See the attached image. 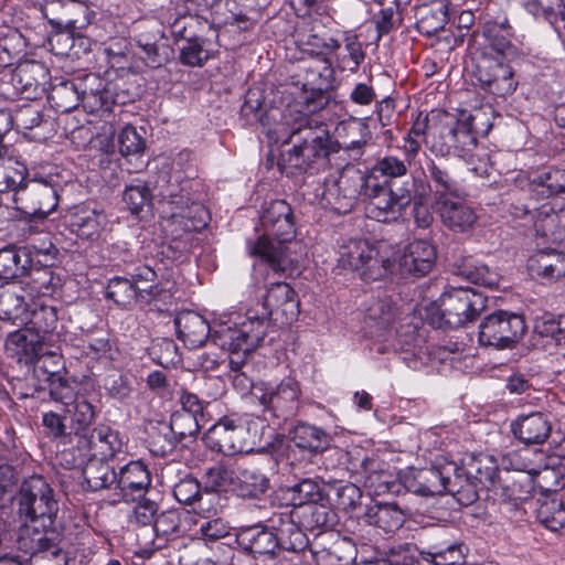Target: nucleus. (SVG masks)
I'll return each mask as SVG.
<instances>
[{"instance_id": "obj_1", "label": "nucleus", "mask_w": 565, "mask_h": 565, "mask_svg": "<svg viewBox=\"0 0 565 565\" xmlns=\"http://www.w3.org/2000/svg\"><path fill=\"white\" fill-rule=\"evenodd\" d=\"M19 550L31 556L47 553L57 557L62 533L55 525L58 502L54 490L42 476L25 479L18 493Z\"/></svg>"}, {"instance_id": "obj_2", "label": "nucleus", "mask_w": 565, "mask_h": 565, "mask_svg": "<svg viewBox=\"0 0 565 565\" xmlns=\"http://www.w3.org/2000/svg\"><path fill=\"white\" fill-rule=\"evenodd\" d=\"M267 234L260 236L250 254L265 259L275 271L292 274L306 254L305 246L294 239L296 230L291 206L284 200L270 202L262 214Z\"/></svg>"}, {"instance_id": "obj_3", "label": "nucleus", "mask_w": 565, "mask_h": 565, "mask_svg": "<svg viewBox=\"0 0 565 565\" xmlns=\"http://www.w3.org/2000/svg\"><path fill=\"white\" fill-rule=\"evenodd\" d=\"M282 145L290 146L281 151L278 162L280 171L287 175L326 166L334 151L327 125L307 114L289 124V134Z\"/></svg>"}, {"instance_id": "obj_4", "label": "nucleus", "mask_w": 565, "mask_h": 565, "mask_svg": "<svg viewBox=\"0 0 565 565\" xmlns=\"http://www.w3.org/2000/svg\"><path fill=\"white\" fill-rule=\"evenodd\" d=\"M294 42L299 52L323 64L318 75V83L310 95L305 97V110L316 113L329 103L326 90L332 86L334 71L331 56L341 47L342 41L332 35L321 20L310 19L297 23L292 33Z\"/></svg>"}, {"instance_id": "obj_5", "label": "nucleus", "mask_w": 565, "mask_h": 565, "mask_svg": "<svg viewBox=\"0 0 565 565\" xmlns=\"http://www.w3.org/2000/svg\"><path fill=\"white\" fill-rule=\"evenodd\" d=\"M264 427L262 419L248 415L224 416L209 429L207 441L225 456L249 452L260 444Z\"/></svg>"}, {"instance_id": "obj_6", "label": "nucleus", "mask_w": 565, "mask_h": 565, "mask_svg": "<svg viewBox=\"0 0 565 565\" xmlns=\"http://www.w3.org/2000/svg\"><path fill=\"white\" fill-rule=\"evenodd\" d=\"M487 308V298L470 288H452L428 308V318L437 328H459L473 321Z\"/></svg>"}, {"instance_id": "obj_7", "label": "nucleus", "mask_w": 565, "mask_h": 565, "mask_svg": "<svg viewBox=\"0 0 565 565\" xmlns=\"http://www.w3.org/2000/svg\"><path fill=\"white\" fill-rule=\"evenodd\" d=\"M338 266L359 273L363 280L375 281L391 273L395 263L382 256L367 239L351 238L340 246Z\"/></svg>"}, {"instance_id": "obj_8", "label": "nucleus", "mask_w": 565, "mask_h": 565, "mask_svg": "<svg viewBox=\"0 0 565 565\" xmlns=\"http://www.w3.org/2000/svg\"><path fill=\"white\" fill-rule=\"evenodd\" d=\"M477 145L468 119L460 120L455 115L444 113L431 128L430 150L437 156L455 153L466 159Z\"/></svg>"}, {"instance_id": "obj_9", "label": "nucleus", "mask_w": 565, "mask_h": 565, "mask_svg": "<svg viewBox=\"0 0 565 565\" xmlns=\"http://www.w3.org/2000/svg\"><path fill=\"white\" fill-rule=\"evenodd\" d=\"M367 175L353 167L329 175L322 185L320 204L335 213H349L363 195Z\"/></svg>"}, {"instance_id": "obj_10", "label": "nucleus", "mask_w": 565, "mask_h": 565, "mask_svg": "<svg viewBox=\"0 0 565 565\" xmlns=\"http://www.w3.org/2000/svg\"><path fill=\"white\" fill-rule=\"evenodd\" d=\"M268 323L264 318L248 317L239 324H214L212 342L228 353L249 354L264 340Z\"/></svg>"}, {"instance_id": "obj_11", "label": "nucleus", "mask_w": 565, "mask_h": 565, "mask_svg": "<svg viewBox=\"0 0 565 565\" xmlns=\"http://www.w3.org/2000/svg\"><path fill=\"white\" fill-rule=\"evenodd\" d=\"M363 196L366 200V216L383 223L398 220L411 202L408 191L394 192L387 181H381L374 175H367Z\"/></svg>"}, {"instance_id": "obj_12", "label": "nucleus", "mask_w": 565, "mask_h": 565, "mask_svg": "<svg viewBox=\"0 0 565 565\" xmlns=\"http://www.w3.org/2000/svg\"><path fill=\"white\" fill-rule=\"evenodd\" d=\"M525 331L523 316L498 310L484 317L479 324L478 341L482 347L512 349L521 341Z\"/></svg>"}, {"instance_id": "obj_13", "label": "nucleus", "mask_w": 565, "mask_h": 565, "mask_svg": "<svg viewBox=\"0 0 565 565\" xmlns=\"http://www.w3.org/2000/svg\"><path fill=\"white\" fill-rule=\"evenodd\" d=\"M254 394L265 411L276 418L287 420L294 417L299 408L301 386L295 377L287 376L275 386H256Z\"/></svg>"}, {"instance_id": "obj_14", "label": "nucleus", "mask_w": 565, "mask_h": 565, "mask_svg": "<svg viewBox=\"0 0 565 565\" xmlns=\"http://www.w3.org/2000/svg\"><path fill=\"white\" fill-rule=\"evenodd\" d=\"M76 450L72 466H82L90 458L109 459L121 451L122 441L118 431L107 425H98L88 433L75 431Z\"/></svg>"}, {"instance_id": "obj_15", "label": "nucleus", "mask_w": 565, "mask_h": 565, "mask_svg": "<svg viewBox=\"0 0 565 565\" xmlns=\"http://www.w3.org/2000/svg\"><path fill=\"white\" fill-rule=\"evenodd\" d=\"M475 64L473 76L481 87L489 93L505 97L511 95L518 86L512 67L503 57L472 56Z\"/></svg>"}, {"instance_id": "obj_16", "label": "nucleus", "mask_w": 565, "mask_h": 565, "mask_svg": "<svg viewBox=\"0 0 565 565\" xmlns=\"http://www.w3.org/2000/svg\"><path fill=\"white\" fill-rule=\"evenodd\" d=\"M42 14L52 26L63 29L72 35H81L92 22L94 13L81 2L46 0L41 6Z\"/></svg>"}, {"instance_id": "obj_17", "label": "nucleus", "mask_w": 565, "mask_h": 565, "mask_svg": "<svg viewBox=\"0 0 565 565\" xmlns=\"http://www.w3.org/2000/svg\"><path fill=\"white\" fill-rule=\"evenodd\" d=\"M456 471V465L449 462L441 468L428 467L412 469L402 477V483L408 492L423 497L443 494L446 491L447 482L450 481V473Z\"/></svg>"}, {"instance_id": "obj_18", "label": "nucleus", "mask_w": 565, "mask_h": 565, "mask_svg": "<svg viewBox=\"0 0 565 565\" xmlns=\"http://www.w3.org/2000/svg\"><path fill=\"white\" fill-rule=\"evenodd\" d=\"M44 340L28 327L17 330L10 333L6 340L7 353L17 359L19 363L32 364L36 362V365H42V361L45 360L47 364L49 360L56 359L55 354L43 355Z\"/></svg>"}, {"instance_id": "obj_19", "label": "nucleus", "mask_w": 565, "mask_h": 565, "mask_svg": "<svg viewBox=\"0 0 565 565\" xmlns=\"http://www.w3.org/2000/svg\"><path fill=\"white\" fill-rule=\"evenodd\" d=\"M158 437L152 436L153 446L160 445V449L154 450L162 455L173 449L175 441H181L186 437H193L199 433V418L186 412L175 411L170 418L169 424H159Z\"/></svg>"}, {"instance_id": "obj_20", "label": "nucleus", "mask_w": 565, "mask_h": 565, "mask_svg": "<svg viewBox=\"0 0 565 565\" xmlns=\"http://www.w3.org/2000/svg\"><path fill=\"white\" fill-rule=\"evenodd\" d=\"M268 316L280 318L282 323H291L299 313V300L294 289L286 282L271 284L264 298Z\"/></svg>"}, {"instance_id": "obj_21", "label": "nucleus", "mask_w": 565, "mask_h": 565, "mask_svg": "<svg viewBox=\"0 0 565 565\" xmlns=\"http://www.w3.org/2000/svg\"><path fill=\"white\" fill-rule=\"evenodd\" d=\"M436 257V248L429 241L415 239L405 246L398 265L403 273L422 277L431 270Z\"/></svg>"}, {"instance_id": "obj_22", "label": "nucleus", "mask_w": 565, "mask_h": 565, "mask_svg": "<svg viewBox=\"0 0 565 565\" xmlns=\"http://www.w3.org/2000/svg\"><path fill=\"white\" fill-rule=\"evenodd\" d=\"M511 431L524 445H543L551 436L552 424L546 414L532 412L513 420Z\"/></svg>"}, {"instance_id": "obj_23", "label": "nucleus", "mask_w": 565, "mask_h": 565, "mask_svg": "<svg viewBox=\"0 0 565 565\" xmlns=\"http://www.w3.org/2000/svg\"><path fill=\"white\" fill-rule=\"evenodd\" d=\"M483 41L472 49V56L484 55V57H503L512 51L510 41L511 30L508 21H488L482 32Z\"/></svg>"}, {"instance_id": "obj_24", "label": "nucleus", "mask_w": 565, "mask_h": 565, "mask_svg": "<svg viewBox=\"0 0 565 565\" xmlns=\"http://www.w3.org/2000/svg\"><path fill=\"white\" fill-rule=\"evenodd\" d=\"M26 288L22 284H8L0 287V319L24 323L31 303Z\"/></svg>"}, {"instance_id": "obj_25", "label": "nucleus", "mask_w": 565, "mask_h": 565, "mask_svg": "<svg viewBox=\"0 0 565 565\" xmlns=\"http://www.w3.org/2000/svg\"><path fill=\"white\" fill-rule=\"evenodd\" d=\"M171 205V218L173 223H179L184 228V236L188 241L193 231L201 230L207 224V211L198 202H190L183 196L173 198L169 203Z\"/></svg>"}, {"instance_id": "obj_26", "label": "nucleus", "mask_w": 565, "mask_h": 565, "mask_svg": "<svg viewBox=\"0 0 565 565\" xmlns=\"http://www.w3.org/2000/svg\"><path fill=\"white\" fill-rule=\"evenodd\" d=\"M178 338L190 349H196L205 343L209 337L212 338L213 327L194 311L180 312L175 319Z\"/></svg>"}, {"instance_id": "obj_27", "label": "nucleus", "mask_w": 565, "mask_h": 565, "mask_svg": "<svg viewBox=\"0 0 565 565\" xmlns=\"http://www.w3.org/2000/svg\"><path fill=\"white\" fill-rule=\"evenodd\" d=\"M151 478L147 467L140 461H130L117 473L116 488L119 492V500H135L136 494L147 490Z\"/></svg>"}, {"instance_id": "obj_28", "label": "nucleus", "mask_w": 565, "mask_h": 565, "mask_svg": "<svg viewBox=\"0 0 565 565\" xmlns=\"http://www.w3.org/2000/svg\"><path fill=\"white\" fill-rule=\"evenodd\" d=\"M236 540L244 551L253 554L255 557L274 555L278 548L275 532L262 524L241 529L236 535Z\"/></svg>"}, {"instance_id": "obj_29", "label": "nucleus", "mask_w": 565, "mask_h": 565, "mask_svg": "<svg viewBox=\"0 0 565 565\" xmlns=\"http://www.w3.org/2000/svg\"><path fill=\"white\" fill-rule=\"evenodd\" d=\"M361 520L385 533L398 530L406 520V512L395 502H376L369 505Z\"/></svg>"}, {"instance_id": "obj_30", "label": "nucleus", "mask_w": 565, "mask_h": 565, "mask_svg": "<svg viewBox=\"0 0 565 565\" xmlns=\"http://www.w3.org/2000/svg\"><path fill=\"white\" fill-rule=\"evenodd\" d=\"M443 224L456 233L471 230L477 221L476 212L458 198H450L436 204Z\"/></svg>"}, {"instance_id": "obj_31", "label": "nucleus", "mask_w": 565, "mask_h": 565, "mask_svg": "<svg viewBox=\"0 0 565 565\" xmlns=\"http://www.w3.org/2000/svg\"><path fill=\"white\" fill-rule=\"evenodd\" d=\"M135 42L141 50L139 56L147 66L158 68L169 61L171 47L159 30L153 33H140L136 36Z\"/></svg>"}, {"instance_id": "obj_32", "label": "nucleus", "mask_w": 565, "mask_h": 565, "mask_svg": "<svg viewBox=\"0 0 565 565\" xmlns=\"http://www.w3.org/2000/svg\"><path fill=\"white\" fill-rule=\"evenodd\" d=\"M530 268L541 278L559 279L565 276V254L555 248L539 249L531 257Z\"/></svg>"}, {"instance_id": "obj_33", "label": "nucleus", "mask_w": 565, "mask_h": 565, "mask_svg": "<svg viewBox=\"0 0 565 565\" xmlns=\"http://www.w3.org/2000/svg\"><path fill=\"white\" fill-rule=\"evenodd\" d=\"M82 103L86 111L97 114L111 110L114 99L111 93L104 87L100 77L89 74L84 78Z\"/></svg>"}, {"instance_id": "obj_34", "label": "nucleus", "mask_w": 565, "mask_h": 565, "mask_svg": "<svg viewBox=\"0 0 565 565\" xmlns=\"http://www.w3.org/2000/svg\"><path fill=\"white\" fill-rule=\"evenodd\" d=\"M84 78L76 81H61L54 84L47 95L51 106L60 113L75 109L82 102Z\"/></svg>"}, {"instance_id": "obj_35", "label": "nucleus", "mask_w": 565, "mask_h": 565, "mask_svg": "<svg viewBox=\"0 0 565 565\" xmlns=\"http://www.w3.org/2000/svg\"><path fill=\"white\" fill-rule=\"evenodd\" d=\"M34 375L43 383L42 390H47L52 399L61 402L66 406L75 398L74 391L68 383L62 379L57 369L49 370L45 360L42 365H35Z\"/></svg>"}, {"instance_id": "obj_36", "label": "nucleus", "mask_w": 565, "mask_h": 565, "mask_svg": "<svg viewBox=\"0 0 565 565\" xmlns=\"http://www.w3.org/2000/svg\"><path fill=\"white\" fill-rule=\"evenodd\" d=\"M364 324L371 335L385 330L394 319L392 301L387 298L371 297L364 305Z\"/></svg>"}, {"instance_id": "obj_37", "label": "nucleus", "mask_w": 565, "mask_h": 565, "mask_svg": "<svg viewBox=\"0 0 565 565\" xmlns=\"http://www.w3.org/2000/svg\"><path fill=\"white\" fill-rule=\"evenodd\" d=\"M565 221V212L556 211L552 203L546 202L536 210L534 230L537 238L555 242L561 238V226Z\"/></svg>"}, {"instance_id": "obj_38", "label": "nucleus", "mask_w": 565, "mask_h": 565, "mask_svg": "<svg viewBox=\"0 0 565 565\" xmlns=\"http://www.w3.org/2000/svg\"><path fill=\"white\" fill-rule=\"evenodd\" d=\"M232 489L242 498H258L269 488V479L256 468L238 469Z\"/></svg>"}, {"instance_id": "obj_39", "label": "nucleus", "mask_w": 565, "mask_h": 565, "mask_svg": "<svg viewBox=\"0 0 565 565\" xmlns=\"http://www.w3.org/2000/svg\"><path fill=\"white\" fill-rule=\"evenodd\" d=\"M83 476L92 491L110 488L117 481V473L114 467L109 465L107 459L100 458L88 457L85 460Z\"/></svg>"}, {"instance_id": "obj_40", "label": "nucleus", "mask_w": 565, "mask_h": 565, "mask_svg": "<svg viewBox=\"0 0 565 565\" xmlns=\"http://www.w3.org/2000/svg\"><path fill=\"white\" fill-rule=\"evenodd\" d=\"M107 223L103 211L82 209L71 216V228L81 238L95 239Z\"/></svg>"}, {"instance_id": "obj_41", "label": "nucleus", "mask_w": 565, "mask_h": 565, "mask_svg": "<svg viewBox=\"0 0 565 565\" xmlns=\"http://www.w3.org/2000/svg\"><path fill=\"white\" fill-rule=\"evenodd\" d=\"M292 441L301 450L319 454L330 446L331 437L323 429L302 423L295 427Z\"/></svg>"}, {"instance_id": "obj_42", "label": "nucleus", "mask_w": 565, "mask_h": 565, "mask_svg": "<svg viewBox=\"0 0 565 565\" xmlns=\"http://www.w3.org/2000/svg\"><path fill=\"white\" fill-rule=\"evenodd\" d=\"M427 171L434 189L436 204L450 198H459V184L446 168L438 166L429 158L427 161Z\"/></svg>"}, {"instance_id": "obj_43", "label": "nucleus", "mask_w": 565, "mask_h": 565, "mask_svg": "<svg viewBox=\"0 0 565 565\" xmlns=\"http://www.w3.org/2000/svg\"><path fill=\"white\" fill-rule=\"evenodd\" d=\"M31 257L25 248L13 246L0 249V279H13L31 268Z\"/></svg>"}, {"instance_id": "obj_44", "label": "nucleus", "mask_w": 565, "mask_h": 565, "mask_svg": "<svg viewBox=\"0 0 565 565\" xmlns=\"http://www.w3.org/2000/svg\"><path fill=\"white\" fill-rule=\"evenodd\" d=\"M28 173L23 162L12 157H2V147H0V192L22 189Z\"/></svg>"}, {"instance_id": "obj_45", "label": "nucleus", "mask_w": 565, "mask_h": 565, "mask_svg": "<svg viewBox=\"0 0 565 565\" xmlns=\"http://www.w3.org/2000/svg\"><path fill=\"white\" fill-rule=\"evenodd\" d=\"M33 202L32 213L44 218L58 204V194L54 185L46 181H34L28 193Z\"/></svg>"}, {"instance_id": "obj_46", "label": "nucleus", "mask_w": 565, "mask_h": 565, "mask_svg": "<svg viewBox=\"0 0 565 565\" xmlns=\"http://www.w3.org/2000/svg\"><path fill=\"white\" fill-rule=\"evenodd\" d=\"M364 473L365 486L373 489L376 494L393 492L396 486L391 473L380 469V462L371 457H365L360 463Z\"/></svg>"}, {"instance_id": "obj_47", "label": "nucleus", "mask_w": 565, "mask_h": 565, "mask_svg": "<svg viewBox=\"0 0 565 565\" xmlns=\"http://www.w3.org/2000/svg\"><path fill=\"white\" fill-rule=\"evenodd\" d=\"M142 291H148V288H140L132 280L125 277H114L108 281L106 297L120 307L129 308Z\"/></svg>"}, {"instance_id": "obj_48", "label": "nucleus", "mask_w": 565, "mask_h": 565, "mask_svg": "<svg viewBox=\"0 0 565 565\" xmlns=\"http://www.w3.org/2000/svg\"><path fill=\"white\" fill-rule=\"evenodd\" d=\"M34 301L31 303L29 317L24 323L32 331H35L42 340H46V337L53 333L57 327V313L56 309L51 306L41 305L40 307H33Z\"/></svg>"}, {"instance_id": "obj_49", "label": "nucleus", "mask_w": 565, "mask_h": 565, "mask_svg": "<svg viewBox=\"0 0 565 565\" xmlns=\"http://www.w3.org/2000/svg\"><path fill=\"white\" fill-rule=\"evenodd\" d=\"M532 192L551 196L565 192V170L550 168L537 173L530 182Z\"/></svg>"}, {"instance_id": "obj_50", "label": "nucleus", "mask_w": 565, "mask_h": 565, "mask_svg": "<svg viewBox=\"0 0 565 565\" xmlns=\"http://www.w3.org/2000/svg\"><path fill=\"white\" fill-rule=\"evenodd\" d=\"M554 6H544L541 0H526L525 9L536 18L546 20L554 30L565 35V4L555 0Z\"/></svg>"}, {"instance_id": "obj_51", "label": "nucleus", "mask_w": 565, "mask_h": 565, "mask_svg": "<svg viewBox=\"0 0 565 565\" xmlns=\"http://www.w3.org/2000/svg\"><path fill=\"white\" fill-rule=\"evenodd\" d=\"M32 301L40 296H49L54 292L55 278L53 270L49 267L31 268L26 280L21 281Z\"/></svg>"}, {"instance_id": "obj_52", "label": "nucleus", "mask_w": 565, "mask_h": 565, "mask_svg": "<svg viewBox=\"0 0 565 565\" xmlns=\"http://www.w3.org/2000/svg\"><path fill=\"white\" fill-rule=\"evenodd\" d=\"M278 548L289 552H299L307 546V536L289 516L281 519L280 526L275 533Z\"/></svg>"}, {"instance_id": "obj_53", "label": "nucleus", "mask_w": 565, "mask_h": 565, "mask_svg": "<svg viewBox=\"0 0 565 565\" xmlns=\"http://www.w3.org/2000/svg\"><path fill=\"white\" fill-rule=\"evenodd\" d=\"M458 471L456 467V471L450 473V481L447 482L445 492L454 495L459 503L469 505L478 499L477 484H471Z\"/></svg>"}, {"instance_id": "obj_54", "label": "nucleus", "mask_w": 565, "mask_h": 565, "mask_svg": "<svg viewBox=\"0 0 565 565\" xmlns=\"http://www.w3.org/2000/svg\"><path fill=\"white\" fill-rule=\"evenodd\" d=\"M210 57L211 53L205 47V41L201 38H189L181 47L180 61L184 65L202 66Z\"/></svg>"}, {"instance_id": "obj_55", "label": "nucleus", "mask_w": 565, "mask_h": 565, "mask_svg": "<svg viewBox=\"0 0 565 565\" xmlns=\"http://www.w3.org/2000/svg\"><path fill=\"white\" fill-rule=\"evenodd\" d=\"M73 409H67L72 413V422L77 426L75 431L88 433V427L95 418L94 405L84 396L76 394L75 398L71 402Z\"/></svg>"}, {"instance_id": "obj_56", "label": "nucleus", "mask_w": 565, "mask_h": 565, "mask_svg": "<svg viewBox=\"0 0 565 565\" xmlns=\"http://www.w3.org/2000/svg\"><path fill=\"white\" fill-rule=\"evenodd\" d=\"M408 164L406 159L402 160L395 156H385L377 159L366 175H374L375 178L381 175L388 179L402 178L406 175Z\"/></svg>"}, {"instance_id": "obj_57", "label": "nucleus", "mask_w": 565, "mask_h": 565, "mask_svg": "<svg viewBox=\"0 0 565 565\" xmlns=\"http://www.w3.org/2000/svg\"><path fill=\"white\" fill-rule=\"evenodd\" d=\"M422 554L425 561L434 565H460L465 559L461 544H450L445 548L433 547Z\"/></svg>"}, {"instance_id": "obj_58", "label": "nucleus", "mask_w": 565, "mask_h": 565, "mask_svg": "<svg viewBox=\"0 0 565 565\" xmlns=\"http://www.w3.org/2000/svg\"><path fill=\"white\" fill-rule=\"evenodd\" d=\"M291 503L296 507L317 503L322 499L320 486L311 480L303 479L289 489Z\"/></svg>"}, {"instance_id": "obj_59", "label": "nucleus", "mask_w": 565, "mask_h": 565, "mask_svg": "<svg viewBox=\"0 0 565 565\" xmlns=\"http://www.w3.org/2000/svg\"><path fill=\"white\" fill-rule=\"evenodd\" d=\"M151 192L147 184L142 181H136L126 185L122 200L134 214H138L143 206L151 202Z\"/></svg>"}, {"instance_id": "obj_60", "label": "nucleus", "mask_w": 565, "mask_h": 565, "mask_svg": "<svg viewBox=\"0 0 565 565\" xmlns=\"http://www.w3.org/2000/svg\"><path fill=\"white\" fill-rule=\"evenodd\" d=\"M152 525L158 536L167 539L179 536L184 531L182 515L173 510L157 515Z\"/></svg>"}, {"instance_id": "obj_61", "label": "nucleus", "mask_w": 565, "mask_h": 565, "mask_svg": "<svg viewBox=\"0 0 565 565\" xmlns=\"http://www.w3.org/2000/svg\"><path fill=\"white\" fill-rule=\"evenodd\" d=\"M42 425L49 438L60 440L64 445L66 443L76 444L75 433H66V426L61 415L54 412L44 413L42 416Z\"/></svg>"}, {"instance_id": "obj_62", "label": "nucleus", "mask_w": 565, "mask_h": 565, "mask_svg": "<svg viewBox=\"0 0 565 565\" xmlns=\"http://www.w3.org/2000/svg\"><path fill=\"white\" fill-rule=\"evenodd\" d=\"M467 477L472 478L476 483L488 487L494 482L497 469L488 457L471 458L467 466Z\"/></svg>"}, {"instance_id": "obj_63", "label": "nucleus", "mask_w": 565, "mask_h": 565, "mask_svg": "<svg viewBox=\"0 0 565 565\" xmlns=\"http://www.w3.org/2000/svg\"><path fill=\"white\" fill-rule=\"evenodd\" d=\"M119 151L124 157L141 156L146 142L137 129L130 125L125 126L118 136Z\"/></svg>"}, {"instance_id": "obj_64", "label": "nucleus", "mask_w": 565, "mask_h": 565, "mask_svg": "<svg viewBox=\"0 0 565 565\" xmlns=\"http://www.w3.org/2000/svg\"><path fill=\"white\" fill-rule=\"evenodd\" d=\"M345 543H334L330 547H324L313 552V558L317 565H348L351 555L344 553Z\"/></svg>"}]
</instances>
